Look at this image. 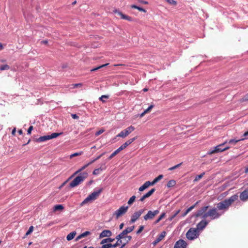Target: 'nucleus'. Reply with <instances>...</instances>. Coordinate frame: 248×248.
I'll return each instance as SVG.
<instances>
[{"label":"nucleus","instance_id":"f257e3e1","mask_svg":"<svg viewBox=\"0 0 248 248\" xmlns=\"http://www.w3.org/2000/svg\"><path fill=\"white\" fill-rule=\"evenodd\" d=\"M238 195L235 194L224 200L219 202L217 204V207H213L208 210L209 206H205L201 207L196 213L195 216L196 217H201L203 219L201 220L197 225V229L199 230H202L209 223V221L205 219L209 217L211 220L218 218L220 217L227 211L229 207L234 202L238 199Z\"/></svg>","mask_w":248,"mask_h":248},{"label":"nucleus","instance_id":"f03ea898","mask_svg":"<svg viewBox=\"0 0 248 248\" xmlns=\"http://www.w3.org/2000/svg\"><path fill=\"white\" fill-rule=\"evenodd\" d=\"M103 190V188H100L97 191H93L80 204L81 206L87 203L90 201L95 200L99 196Z\"/></svg>","mask_w":248,"mask_h":248},{"label":"nucleus","instance_id":"7ed1b4c3","mask_svg":"<svg viewBox=\"0 0 248 248\" xmlns=\"http://www.w3.org/2000/svg\"><path fill=\"white\" fill-rule=\"evenodd\" d=\"M62 133H53L50 135H45L43 136H41L38 139L35 140L36 142H41L43 141H46L47 140H49L52 139L56 138L62 135Z\"/></svg>","mask_w":248,"mask_h":248},{"label":"nucleus","instance_id":"20e7f679","mask_svg":"<svg viewBox=\"0 0 248 248\" xmlns=\"http://www.w3.org/2000/svg\"><path fill=\"white\" fill-rule=\"evenodd\" d=\"M199 235V231L196 228H191L186 233V237L188 240H194Z\"/></svg>","mask_w":248,"mask_h":248},{"label":"nucleus","instance_id":"39448f33","mask_svg":"<svg viewBox=\"0 0 248 248\" xmlns=\"http://www.w3.org/2000/svg\"><path fill=\"white\" fill-rule=\"evenodd\" d=\"M135 130V127L132 125L128 127L122 131L120 133H119L116 137H121L123 138H124L129 135L132 132H133Z\"/></svg>","mask_w":248,"mask_h":248},{"label":"nucleus","instance_id":"423d86ee","mask_svg":"<svg viewBox=\"0 0 248 248\" xmlns=\"http://www.w3.org/2000/svg\"><path fill=\"white\" fill-rule=\"evenodd\" d=\"M128 209V206H122L115 211L113 213V216H115L117 219H118L120 217L126 213Z\"/></svg>","mask_w":248,"mask_h":248},{"label":"nucleus","instance_id":"0eeeda50","mask_svg":"<svg viewBox=\"0 0 248 248\" xmlns=\"http://www.w3.org/2000/svg\"><path fill=\"white\" fill-rule=\"evenodd\" d=\"M159 213V211L158 210L154 211L149 210L148 211L147 213L143 216V219L146 221L153 220Z\"/></svg>","mask_w":248,"mask_h":248},{"label":"nucleus","instance_id":"6e6552de","mask_svg":"<svg viewBox=\"0 0 248 248\" xmlns=\"http://www.w3.org/2000/svg\"><path fill=\"white\" fill-rule=\"evenodd\" d=\"M86 176L79 175L76 177L70 183L69 186L71 187H74L78 186L80 183L83 182Z\"/></svg>","mask_w":248,"mask_h":248},{"label":"nucleus","instance_id":"1a4fd4ad","mask_svg":"<svg viewBox=\"0 0 248 248\" xmlns=\"http://www.w3.org/2000/svg\"><path fill=\"white\" fill-rule=\"evenodd\" d=\"M145 209H141L139 210L138 211L135 212L131 217V219L130 220V222L131 223H134L142 214V213L144 212Z\"/></svg>","mask_w":248,"mask_h":248},{"label":"nucleus","instance_id":"9d476101","mask_svg":"<svg viewBox=\"0 0 248 248\" xmlns=\"http://www.w3.org/2000/svg\"><path fill=\"white\" fill-rule=\"evenodd\" d=\"M227 143V141H225L224 143L220 144L216 146L213 150L210 151L208 153L209 155H212L217 153L221 152L224 151L222 150L223 148H221L222 146Z\"/></svg>","mask_w":248,"mask_h":248},{"label":"nucleus","instance_id":"9b49d317","mask_svg":"<svg viewBox=\"0 0 248 248\" xmlns=\"http://www.w3.org/2000/svg\"><path fill=\"white\" fill-rule=\"evenodd\" d=\"M113 12L115 14H117L119 16H120L122 19L126 20L129 21H131L132 20V18L131 17L126 15H124L122 12L118 10H114Z\"/></svg>","mask_w":248,"mask_h":248},{"label":"nucleus","instance_id":"f8f14e48","mask_svg":"<svg viewBox=\"0 0 248 248\" xmlns=\"http://www.w3.org/2000/svg\"><path fill=\"white\" fill-rule=\"evenodd\" d=\"M239 198L242 202H245L248 201V188L246 189L240 193Z\"/></svg>","mask_w":248,"mask_h":248},{"label":"nucleus","instance_id":"ddd939ff","mask_svg":"<svg viewBox=\"0 0 248 248\" xmlns=\"http://www.w3.org/2000/svg\"><path fill=\"white\" fill-rule=\"evenodd\" d=\"M187 243L184 240L180 239L176 242L174 248H186Z\"/></svg>","mask_w":248,"mask_h":248},{"label":"nucleus","instance_id":"4468645a","mask_svg":"<svg viewBox=\"0 0 248 248\" xmlns=\"http://www.w3.org/2000/svg\"><path fill=\"white\" fill-rule=\"evenodd\" d=\"M137 139V137H134L133 138L127 140L125 143L122 144L119 148V149L120 151L126 148L129 145L132 143L135 140Z\"/></svg>","mask_w":248,"mask_h":248},{"label":"nucleus","instance_id":"2eb2a0df","mask_svg":"<svg viewBox=\"0 0 248 248\" xmlns=\"http://www.w3.org/2000/svg\"><path fill=\"white\" fill-rule=\"evenodd\" d=\"M155 188L151 189L149 191H148L147 193L144 194L140 199V202H143L145 199L149 198L150 197L155 191Z\"/></svg>","mask_w":248,"mask_h":248},{"label":"nucleus","instance_id":"dca6fc26","mask_svg":"<svg viewBox=\"0 0 248 248\" xmlns=\"http://www.w3.org/2000/svg\"><path fill=\"white\" fill-rule=\"evenodd\" d=\"M112 232L109 230H104L100 234L99 237L103 238L105 237H109L111 235Z\"/></svg>","mask_w":248,"mask_h":248},{"label":"nucleus","instance_id":"f3484780","mask_svg":"<svg viewBox=\"0 0 248 248\" xmlns=\"http://www.w3.org/2000/svg\"><path fill=\"white\" fill-rule=\"evenodd\" d=\"M245 140V138H243L241 139L236 140L235 139H231L229 140L228 141H227V143L230 145V146H231V147L234 146L237 142H238L240 141L243 140Z\"/></svg>","mask_w":248,"mask_h":248},{"label":"nucleus","instance_id":"a211bd4d","mask_svg":"<svg viewBox=\"0 0 248 248\" xmlns=\"http://www.w3.org/2000/svg\"><path fill=\"white\" fill-rule=\"evenodd\" d=\"M134 228H135L134 226H131L130 227H128V228H126L125 229H124L122 232V233L124 236V235H126L127 233L132 232L134 230Z\"/></svg>","mask_w":248,"mask_h":248},{"label":"nucleus","instance_id":"6ab92c4d","mask_svg":"<svg viewBox=\"0 0 248 248\" xmlns=\"http://www.w3.org/2000/svg\"><path fill=\"white\" fill-rule=\"evenodd\" d=\"M166 235V232L165 231H163L162 232H161V233L158 235L157 236V241H161L163 239Z\"/></svg>","mask_w":248,"mask_h":248},{"label":"nucleus","instance_id":"aec40b11","mask_svg":"<svg viewBox=\"0 0 248 248\" xmlns=\"http://www.w3.org/2000/svg\"><path fill=\"white\" fill-rule=\"evenodd\" d=\"M131 238L132 237L131 236H127L126 235H124V239L125 240V242L122 244V246L120 248H123L125 246L126 243H127L129 241L131 240Z\"/></svg>","mask_w":248,"mask_h":248},{"label":"nucleus","instance_id":"412c9836","mask_svg":"<svg viewBox=\"0 0 248 248\" xmlns=\"http://www.w3.org/2000/svg\"><path fill=\"white\" fill-rule=\"evenodd\" d=\"M64 209V207L62 204H57L54 206L53 211L56 212L57 211H62Z\"/></svg>","mask_w":248,"mask_h":248},{"label":"nucleus","instance_id":"4be33fe9","mask_svg":"<svg viewBox=\"0 0 248 248\" xmlns=\"http://www.w3.org/2000/svg\"><path fill=\"white\" fill-rule=\"evenodd\" d=\"M76 234V232H70L67 235V237H66L67 240L68 241L71 240L72 239H73L74 238Z\"/></svg>","mask_w":248,"mask_h":248},{"label":"nucleus","instance_id":"5701e85b","mask_svg":"<svg viewBox=\"0 0 248 248\" xmlns=\"http://www.w3.org/2000/svg\"><path fill=\"white\" fill-rule=\"evenodd\" d=\"M114 240V239H112L111 238H108L103 239L101 242V244H104L105 243H110Z\"/></svg>","mask_w":248,"mask_h":248},{"label":"nucleus","instance_id":"b1692460","mask_svg":"<svg viewBox=\"0 0 248 248\" xmlns=\"http://www.w3.org/2000/svg\"><path fill=\"white\" fill-rule=\"evenodd\" d=\"M198 203V202H197L194 205H193L192 206L189 207L186 211L184 213L183 215V217L186 216L190 211H191L195 207V205Z\"/></svg>","mask_w":248,"mask_h":248},{"label":"nucleus","instance_id":"393cba45","mask_svg":"<svg viewBox=\"0 0 248 248\" xmlns=\"http://www.w3.org/2000/svg\"><path fill=\"white\" fill-rule=\"evenodd\" d=\"M176 185V181L174 180H170L167 183V186L168 187H171L174 186Z\"/></svg>","mask_w":248,"mask_h":248},{"label":"nucleus","instance_id":"a878e982","mask_svg":"<svg viewBox=\"0 0 248 248\" xmlns=\"http://www.w3.org/2000/svg\"><path fill=\"white\" fill-rule=\"evenodd\" d=\"M166 216V214L165 213H163L161 214V215H160V216L158 217V218L155 221V224L158 223L161 220H162L163 218L165 217Z\"/></svg>","mask_w":248,"mask_h":248},{"label":"nucleus","instance_id":"bb28decb","mask_svg":"<svg viewBox=\"0 0 248 248\" xmlns=\"http://www.w3.org/2000/svg\"><path fill=\"white\" fill-rule=\"evenodd\" d=\"M163 175L161 174V175H158L157 177H156L152 182L153 184V185H154L156 183H157V182H158L159 181H160L162 178H163Z\"/></svg>","mask_w":248,"mask_h":248},{"label":"nucleus","instance_id":"cd10ccee","mask_svg":"<svg viewBox=\"0 0 248 248\" xmlns=\"http://www.w3.org/2000/svg\"><path fill=\"white\" fill-rule=\"evenodd\" d=\"M121 151L118 148L116 150H115L112 154H111V155L108 157V159H111L114 156H115L116 155H117L119 153H120Z\"/></svg>","mask_w":248,"mask_h":248},{"label":"nucleus","instance_id":"c85d7f7f","mask_svg":"<svg viewBox=\"0 0 248 248\" xmlns=\"http://www.w3.org/2000/svg\"><path fill=\"white\" fill-rule=\"evenodd\" d=\"M124 236L123 234V233L121 232L120 234L118 235L116 237V239L118 240L120 243H122V239H124Z\"/></svg>","mask_w":248,"mask_h":248},{"label":"nucleus","instance_id":"c756f323","mask_svg":"<svg viewBox=\"0 0 248 248\" xmlns=\"http://www.w3.org/2000/svg\"><path fill=\"white\" fill-rule=\"evenodd\" d=\"M102 245V248H113V245L111 244V243H105Z\"/></svg>","mask_w":248,"mask_h":248},{"label":"nucleus","instance_id":"7c9ffc66","mask_svg":"<svg viewBox=\"0 0 248 248\" xmlns=\"http://www.w3.org/2000/svg\"><path fill=\"white\" fill-rule=\"evenodd\" d=\"M142 186L144 187L145 189H146L150 186H153V184L152 182L146 181Z\"/></svg>","mask_w":248,"mask_h":248},{"label":"nucleus","instance_id":"2f4dec72","mask_svg":"<svg viewBox=\"0 0 248 248\" xmlns=\"http://www.w3.org/2000/svg\"><path fill=\"white\" fill-rule=\"evenodd\" d=\"M142 186L144 187L145 189H146L150 186H153V184L152 182L146 181Z\"/></svg>","mask_w":248,"mask_h":248},{"label":"nucleus","instance_id":"473e14b6","mask_svg":"<svg viewBox=\"0 0 248 248\" xmlns=\"http://www.w3.org/2000/svg\"><path fill=\"white\" fill-rule=\"evenodd\" d=\"M9 69L10 66L7 64L1 65L0 66V71L9 70Z\"/></svg>","mask_w":248,"mask_h":248},{"label":"nucleus","instance_id":"72a5a7b5","mask_svg":"<svg viewBox=\"0 0 248 248\" xmlns=\"http://www.w3.org/2000/svg\"><path fill=\"white\" fill-rule=\"evenodd\" d=\"M204 174H205V173L204 172H202L201 174L197 175L195 177V179L194 180V181L196 182V181H198L200 180L202 178V177L203 176V175Z\"/></svg>","mask_w":248,"mask_h":248},{"label":"nucleus","instance_id":"f704fd0d","mask_svg":"<svg viewBox=\"0 0 248 248\" xmlns=\"http://www.w3.org/2000/svg\"><path fill=\"white\" fill-rule=\"evenodd\" d=\"M248 101V93L245 95V96H243L240 100L239 101L241 103H243L246 101Z\"/></svg>","mask_w":248,"mask_h":248},{"label":"nucleus","instance_id":"c9c22d12","mask_svg":"<svg viewBox=\"0 0 248 248\" xmlns=\"http://www.w3.org/2000/svg\"><path fill=\"white\" fill-rule=\"evenodd\" d=\"M182 164H183V163H182V162H181V163H179V164H177V165H175V166H173V167H170V168H169V169H168V170H175V169H177V168H178L179 167H180V166L182 165Z\"/></svg>","mask_w":248,"mask_h":248},{"label":"nucleus","instance_id":"e433bc0d","mask_svg":"<svg viewBox=\"0 0 248 248\" xmlns=\"http://www.w3.org/2000/svg\"><path fill=\"white\" fill-rule=\"evenodd\" d=\"M108 65V63H106V64H103V65H100V66H98V67H96V68H94L92 69L91 70V71H96V70H98V69H100L101 68L104 67L106 66H107V65Z\"/></svg>","mask_w":248,"mask_h":248},{"label":"nucleus","instance_id":"4c0bfd02","mask_svg":"<svg viewBox=\"0 0 248 248\" xmlns=\"http://www.w3.org/2000/svg\"><path fill=\"white\" fill-rule=\"evenodd\" d=\"M135 199H136V196H132L130 198V199L129 200V201H128V202L127 203L129 204V205H131V204H132L135 201Z\"/></svg>","mask_w":248,"mask_h":248},{"label":"nucleus","instance_id":"58836bf2","mask_svg":"<svg viewBox=\"0 0 248 248\" xmlns=\"http://www.w3.org/2000/svg\"><path fill=\"white\" fill-rule=\"evenodd\" d=\"M168 3H169L170 4L172 5H177V1L174 0H165Z\"/></svg>","mask_w":248,"mask_h":248},{"label":"nucleus","instance_id":"ea45409f","mask_svg":"<svg viewBox=\"0 0 248 248\" xmlns=\"http://www.w3.org/2000/svg\"><path fill=\"white\" fill-rule=\"evenodd\" d=\"M102 170L101 168L96 169L93 170V173L94 175H97L100 173V171H102Z\"/></svg>","mask_w":248,"mask_h":248},{"label":"nucleus","instance_id":"a19ab883","mask_svg":"<svg viewBox=\"0 0 248 248\" xmlns=\"http://www.w3.org/2000/svg\"><path fill=\"white\" fill-rule=\"evenodd\" d=\"M33 228H33V226H31L29 228V229L28 231L26 233V236H27V235H28L30 234H31V233L33 232Z\"/></svg>","mask_w":248,"mask_h":248},{"label":"nucleus","instance_id":"79ce46f5","mask_svg":"<svg viewBox=\"0 0 248 248\" xmlns=\"http://www.w3.org/2000/svg\"><path fill=\"white\" fill-rule=\"evenodd\" d=\"M154 107V105H151L147 109H146L144 111H145V113H148L150 112L151 110V109Z\"/></svg>","mask_w":248,"mask_h":248},{"label":"nucleus","instance_id":"37998d69","mask_svg":"<svg viewBox=\"0 0 248 248\" xmlns=\"http://www.w3.org/2000/svg\"><path fill=\"white\" fill-rule=\"evenodd\" d=\"M82 154V152H80L79 153H75L73 154H72L70 155V158H71L74 156H78V155H81Z\"/></svg>","mask_w":248,"mask_h":248},{"label":"nucleus","instance_id":"c03bdc74","mask_svg":"<svg viewBox=\"0 0 248 248\" xmlns=\"http://www.w3.org/2000/svg\"><path fill=\"white\" fill-rule=\"evenodd\" d=\"M91 234L90 232L86 231L81 234V236L82 238L85 237Z\"/></svg>","mask_w":248,"mask_h":248},{"label":"nucleus","instance_id":"a18cd8bd","mask_svg":"<svg viewBox=\"0 0 248 248\" xmlns=\"http://www.w3.org/2000/svg\"><path fill=\"white\" fill-rule=\"evenodd\" d=\"M88 166H89V164H87L85 165H84L83 167H81V169H80L78 170L77 171H76L75 172V174H77L79 172L82 171V170H84L85 168H86Z\"/></svg>","mask_w":248,"mask_h":248},{"label":"nucleus","instance_id":"49530a36","mask_svg":"<svg viewBox=\"0 0 248 248\" xmlns=\"http://www.w3.org/2000/svg\"><path fill=\"white\" fill-rule=\"evenodd\" d=\"M73 88H78V87H81L82 86V83H77V84H72Z\"/></svg>","mask_w":248,"mask_h":248},{"label":"nucleus","instance_id":"de8ad7c7","mask_svg":"<svg viewBox=\"0 0 248 248\" xmlns=\"http://www.w3.org/2000/svg\"><path fill=\"white\" fill-rule=\"evenodd\" d=\"M144 226H140L139 227V229H138V230L137 231V234H139L144 229Z\"/></svg>","mask_w":248,"mask_h":248},{"label":"nucleus","instance_id":"09e8293b","mask_svg":"<svg viewBox=\"0 0 248 248\" xmlns=\"http://www.w3.org/2000/svg\"><path fill=\"white\" fill-rule=\"evenodd\" d=\"M108 99V95H102L100 98H99V100L102 101V102H105V101L103 100V99Z\"/></svg>","mask_w":248,"mask_h":248},{"label":"nucleus","instance_id":"8fccbe9b","mask_svg":"<svg viewBox=\"0 0 248 248\" xmlns=\"http://www.w3.org/2000/svg\"><path fill=\"white\" fill-rule=\"evenodd\" d=\"M104 132V129H100V130H99L98 131H97L96 133H95V136H99V135H100L101 134L103 133V132Z\"/></svg>","mask_w":248,"mask_h":248},{"label":"nucleus","instance_id":"3c124183","mask_svg":"<svg viewBox=\"0 0 248 248\" xmlns=\"http://www.w3.org/2000/svg\"><path fill=\"white\" fill-rule=\"evenodd\" d=\"M33 128V126H32V125L30 126L28 129L27 134L29 135H30L31 134V131L32 130Z\"/></svg>","mask_w":248,"mask_h":248},{"label":"nucleus","instance_id":"603ef678","mask_svg":"<svg viewBox=\"0 0 248 248\" xmlns=\"http://www.w3.org/2000/svg\"><path fill=\"white\" fill-rule=\"evenodd\" d=\"M122 244V243H120V242H119L118 240H117L116 243L115 244L113 245V248H115L117 247L118 246Z\"/></svg>","mask_w":248,"mask_h":248},{"label":"nucleus","instance_id":"864d4df0","mask_svg":"<svg viewBox=\"0 0 248 248\" xmlns=\"http://www.w3.org/2000/svg\"><path fill=\"white\" fill-rule=\"evenodd\" d=\"M137 10H138L139 11H140V12H143L144 13H146V12H147L145 9H143V8L140 7L139 6L138 7Z\"/></svg>","mask_w":248,"mask_h":248},{"label":"nucleus","instance_id":"5fc2aeb1","mask_svg":"<svg viewBox=\"0 0 248 248\" xmlns=\"http://www.w3.org/2000/svg\"><path fill=\"white\" fill-rule=\"evenodd\" d=\"M139 2L142 3V4H148V2L147 1H145V0H139Z\"/></svg>","mask_w":248,"mask_h":248},{"label":"nucleus","instance_id":"6e6d98bb","mask_svg":"<svg viewBox=\"0 0 248 248\" xmlns=\"http://www.w3.org/2000/svg\"><path fill=\"white\" fill-rule=\"evenodd\" d=\"M71 116L74 119H78L79 118L78 116L76 114H72Z\"/></svg>","mask_w":248,"mask_h":248},{"label":"nucleus","instance_id":"4d7b16f0","mask_svg":"<svg viewBox=\"0 0 248 248\" xmlns=\"http://www.w3.org/2000/svg\"><path fill=\"white\" fill-rule=\"evenodd\" d=\"M231 147V146H226L224 148H223L222 150L224 151H226L229 149Z\"/></svg>","mask_w":248,"mask_h":248},{"label":"nucleus","instance_id":"13d9d810","mask_svg":"<svg viewBox=\"0 0 248 248\" xmlns=\"http://www.w3.org/2000/svg\"><path fill=\"white\" fill-rule=\"evenodd\" d=\"M145 189L144 188V187L143 186H141L140 187V188H139V190L140 191H143V190H144Z\"/></svg>","mask_w":248,"mask_h":248},{"label":"nucleus","instance_id":"bf43d9fd","mask_svg":"<svg viewBox=\"0 0 248 248\" xmlns=\"http://www.w3.org/2000/svg\"><path fill=\"white\" fill-rule=\"evenodd\" d=\"M105 153H102V154H101L100 155H99L97 156V157H96L95 158H96V159H97V160L98 159H99V158H101V157L103 155H105Z\"/></svg>","mask_w":248,"mask_h":248},{"label":"nucleus","instance_id":"052dcab7","mask_svg":"<svg viewBox=\"0 0 248 248\" xmlns=\"http://www.w3.org/2000/svg\"><path fill=\"white\" fill-rule=\"evenodd\" d=\"M82 238V237H81V234L80 235H79L75 239V241H78L79 239Z\"/></svg>","mask_w":248,"mask_h":248},{"label":"nucleus","instance_id":"680f3d73","mask_svg":"<svg viewBox=\"0 0 248 248\" xmlns=\"http://www.w3.org/2000/svg\"><path fill=\"white\" fill-rule=\"evenodd\" d=\"M96 160H97V159H96V158H94V159H93L92 161H91L90 162H89L88 163V164H89V166Z\"/></svg>","mask_w":248,"mask_h":248},{"label":"nucleus","instance_id":"e2e57ef3","mask_svg":"<svg viewBox=\"0 0 248 248\" xmlns=\"http://www.w3.org/2000/svg\"><path fill=\"white\" fill-rule=\"evenodd\" d=\"M96 160H97V159H96V158H94V159H93L92 161H91L90 162H89L88 163V164H89V166Z\"/></svg>","mask_w":248,"mask_h":248},{"label":"nucleus","instance_id":"0e129e2a","mask_svg":"<svg viewBox=\"0 0 248 248\" xmlns=\"http://www.w3.org/2000/svg\"><path fill=\"white\" fill-rule=\"evenodd\" d=\"M16 128H14L12 131V134L14 136L16 134Z\"/></svg>","mask_w":248,"mask_h":248},{"label":"nucleus","instance_id":"69168bd1","mask_svg":"<svg viewBox=\"0 0 248 248\" xmlns=\"http://www.w3.org/2000/svg\"><path fill=\"white\" fill-rule=\"evenodd\" d=\"M130 7H131V8L137 9L138 6L136 5H134L133 4V5H131L130 6Z\"/></svg>","mask_w":248,"mask_h":248},{"label":"nucleus","instance_id":"338daca9","mask_svg":"<svg viewBox=\"0 0 248 248\" xmlns=\"http://www.w3.org/2000/svg\"><path fill=\"white\" fill-rule=\"evenodd\" d=\"M145 111H144L142 113H141V114H140V118H141V117H143V116L145 115V114H146V113H145Z\"/></svg>","mask_w":248,"mask_h":248},{"label":"nucleus","instance_id":"774afa93","mask_svg":"<svg viewBox=\"0 0 248 248\" xmlns=\"http://www.w3.org/2000/svg\"><path fill=\"white\" fill-rule=\"evenodd\" d=\"M124 223H122L120 224V226H119V228H120V229H122L123 228V227H124Z\"/></svg>","mask_w":248,"mask_h":248}]
</instances>
